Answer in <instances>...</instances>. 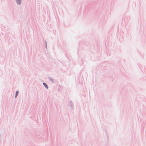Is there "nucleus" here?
Returning a JSON list of instances; mask_svg holds the SVG:
<instances>
[{"label": "nucleus", "mask_w": 146, "mask_h": 146, "mask_svg": "<svg viewBox=\"0 0 146 146\" xmlns=\"http://www.w3.org/2000/svg\"><path fill=\"white\" fill-rule=\"evenodd\" d=\"M18 94H19V92H18V91H17V92H16V96H15V98L17 96V95H18Z\"/></svg>", "instance_id": "nucleus-3"}, {"label": "nucleus", "mask_w": 146, "mask_h": 146, "mask_svg": "<svg viewBox=\"0 0 146 146\" xmlns=\"http://www.w3.org/2000/svg\"><path fill=\"white\" fill-rule=\"evenodd\" d=\"M43 84L46 88H48V86H47V85L46 83H43Z\"/></svg>", "instance_id": "nucleus-2"}, {"label": "nucleus", "mask_w": 146, "mask_h": 146, "mask_svg": "<svg viewBox=\"0 0 146 146\" xmlns=\"http://www.w3.org/2000/svg\"><path fill=\"white\" fill-rule=\"evenodd\" d=\"M17 2L19 4H20L21 3V0H16Z\"/></svg>", "instance_id": "nucleus-1"}]
</instances>
